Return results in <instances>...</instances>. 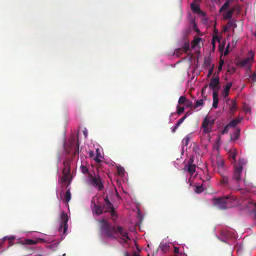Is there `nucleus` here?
Listing matches in <instances>:
<instances>
[{"label":"nucleus","instance_id":"obj_13","mask_svg":"<svg viewBox=\"0 0 256 256\" xmlns=\"http://www.w3.org/2000/svg\"><path fill=\"white\" fill-rule=\"evenodd\" d=\"M232 86V82H228L225 86L224 91L222 93V94L224 98H226L230 94V89Z\"/></svg>","mask_w":256,"mask_h":256},{"label":"nucleus","instance_id":"obj_12","mask_svg":"<svg viewBox=\"0 0 256 256\" xmlns=\"http://www.w3.org/2000/svg\"><path fill=\"white\" fill-rule=\"evenodd\" d=\"M196 164H186L184 170L188 172L192 176L196 171Z\"/></svg>","mask_w":256,"mask_h":256},{"label":"nucleus","instance_id":"obj_44","mask_svg":"<svg viewBox=\"0 0 256 256\" xmlns=\"http://www.w3.org/2000/svg\"><path fill=\"white\" fill-rule=\"evenodd\" d=\"M194 157L193 156H192L190 158L188 164H194Z\"/></svg>","mask_w":256,"mask_h":256},{"label":"nucleus","instance_id":"obj_53","mask_svg":"<svg viewBox=\"0 0 256 256\" xmlns=\"http://www.w3.org/2000/svg\"><path fill=\"white\" fill-rule=\"evenodd\" d=\"M228 46L227 48L224 51V54L225 56L228 54Z\"/></svg>","mask_w":256,"mask_h":256},{"label":"nucleus","instance_id":"obj_2","mask_svg":"<svg viewBox=\"0 0 256 256\" xmlns=\"http://www.w3.org/2000/svg\"><path fill=\"white\" fill-rule=\"evenodd\" d=\"M214 204L220 210H224L237 205L238 200L232 196H228L213 200Z\"/></svg>","mask_w":256,"mask_h":256},{"label":"nucleus","instance_id":"obj_24","mask_svg":"<svg viewBox=\"0 0 256 256\" xmlns=\"http://www.w3.org/2000/svg\"><path fill=\"white\" fill-rule=\"evenodd\" d=\"M169 246V245L166 243H162L160 244V248L165 253L168 250Z\"/></svg>","mask_w":256,"mask_h":256},{"label":"nucleus","instance_id":"obj_11","mask_svg":"<svg viewBox=\"0 0 256 256\" xmlns=\"http://www.w3.org/2000/svg\"><path fill=\"white\" fill-rule=\"evenodd\" d=\"M104 204H103L102 206L104 210V212L112 210V209L114 208V206H112V204L109 201L108 196L105 197L104 198Z\"/></svg>","mask_w":256,"mask_h":256},{"label":"nucleus","instance_id":"obj_57","mask_svg":"<svg viewBox=\"0 0 256 256\" xmlns=\"http://www.w3.org/2000/svg\"><path fill=\"white\" fill-rule=\"evenodd\" d=\"M200 40V38H198L197 41L196 42L195 44H197V42H198Z\"/></svg>","mask_w":256,"mask_h":256},{"label":"nucleus","instance_id":"obj_21","mask_svg":"<svg viewBox=\"0 0 256 256\" xmlns=\"http://www.w3.org/2000/svg\"><path fill=\"white\" fill-rule=\"evenodd\" d=\"M218 94H216V92H212V98H213V103L212 106L214 108H216L218 106Z\"/></svg>","mask_w":256,"mask_h":256},{"label":"nucleus","instance_id":"obj_37","mask_svg":"<svg viewBox=\"0 0 256 256\" xmlns=\"http://www.w3.org/2000/svg\"><path fill=\"white\" fill-rule=\"evenodd\" d=\"M185 107L188 109L194 108L192 102L188 100L185 103Z\"/></svg>","mask_w":256,"mask_h":256},{"label":"nucleus","instance_id":"obj_43","mask_svg":"<svg viewBox=\"0 0 256 256\" xmlns=\"http://www.w3.org/2000/svg\"><path fill=\"white\" fill-rule=\"evenodd\" d=\"M230 126H228V124H226V126L224 128L222 132V134H226L228 131V128Z\"/></svg>","mask_w":256,"mask_h":256},{"label":"nucleus","instance_id":"obj_1","mask_svg":"<svg viewBox=\"0 0 256 256\" xmlns=\"http://www.w3.org/2000/svg\"><path fill=\"white\" fill-rule=\"evenodd\" d=\"M101 224L100 230L106 238L117 240L124 246L128 244L130 238L128 231L120 226H112L110 222L102 219L100 221Z\"/></svg>","mask_w":256,"mask_h":256},{"label":"nucleus","instance_id":"obj_51","mask_svg":"<svg viewBox=\"0 0 256 256\" xmlns=\"http://www.w3.org/2000/svg\"><path fill=\"white\" fill-rule=\"evenodd\" d=\"M244 110L246 112H250V108L249 107L246 106V107H245V108H244Z\"/></svg>","mask_w":256,"mask_h":256},{"label":"nucleus","instance_id":"obj_33","mask_svg":"<svg viewBox=\"0 0 256 256\" xmlns=\"http://www.w3.org/2000/svg\"><path fill=\"white\" fill-rule=\"evenodd\" d=\"M204 104V102L202 99L198 100L196 101L194 106V108H196L198 106H202Z\"/></svg>","mask_w":256,"mask_h":256},{"label":"nucleus","instance_id":"obj_4","mask_svg":"<svg viewBox=\"0 0 256 256\" xmlns=\"http://www.w3.org/2000/svg\"><path fill=\"white\" fill-rule=\"evenodd\" d=\"M102 199L99 197H94L92 200V212L100 215L104 212V210L100 200Z\"/></svg>","mask_w":256,"mask_h":256},{"label":"nucleus","instance_id":"obj_56","mask_svg":"<svg viewBox=\"0 0 256 256\" xmlns=\"http://www.w3.org/2000/svg\"><path fill=\"white\" fill-rule=\"evenodd\" d=\"M125 256H129V253L128 252H125Z\"/></svg>","mask_w":256,"mask_h":256},{"label":"nucleus","instance_id":"obj_40","mask_svg":"<svg viewBox=\"0 0 256 256\" xmlns=\"http://www.w3.org/2000/svg\"><path fill=\"white\" fill-rule=\"evenodd\" d=\"M214 64H213L208 70V76H207L208 78L210 77V76L213 73V72H214Z\"/></svg>","mask_w":256,"mask_h":256},{"label":"nucleus","instance_id":"obj_36","mask_svg":"<svg viewBox=\"0 0 256 256\" xmlns=\"http://www.w3.org/2000/svg\"><path fill=\"white\" fill-rule=\"evenodd\" d=\"M188 99L184 96H181L178 99V104H185Z\"/></svg>","mask_w":256,"mask_h":256},{"label":"nucleus","instance_id":"obj_26","mask_svg":"<svg viewBox=\"0 0 256 256\" xmlns=\"http://www.w3.org/2000/svg\"><path fill=\"white\" fill-rule=\"evenodd\" d=\"M190 140V136L189 135H187L185 136L182 140V146H187Z\"/></svg>","mask_w":256,"mask_h":256},{"label":"nucleus","instance_id":"obj_63","mask_svg":"<svg viewBox=\"0 0 256 256\" xmlns=\"http://www.w3.org/2000/svg\"><path fill=\"white\" fill-rule=\"evenodd\" d=\"M63 256H66V254H63Z\"/></svg>","mask_w":256,"mask_h":256},{"label":"nucleus","instance_id":"obj_64","mask_svg":"<svg viewBox=\"0 0 256 256\" xmlns=\"http://www.w3.org/2000/svg\"><path fill=\"white\" fill-rule=\"evenodd\" d=\"M185 256V254H184V256Z\"/></svg>","mask_w":256,"mask_h":256},{"label":"nucleus","instance_id":"obj_58","mask_svg":"<svg viewBox=\"0 0 256 256\" xmlns=\"http://www.w3.org/2000/svg\"><path fill=\"white\" fill-rule=\"evenodd\" d=\"M84 134L86 136L87 133L86 132H84Z\"/></svg>","mask_w":256,"mask_h":256},{"label":"nucleus","instance_id":"obj_41","mask_svg":"<svg viewBox=\"0 0 256 256\" xmlns=\"http://www.w3.org/2000/svg\"><path fill=\"white\" fill-rule=\"evenodd\" d=\"M224 62L222 60H220L219 62L218 67V72H220L222 70V67L224 64Z\"/></svg>","mask_w":256,"mask_h":256},{"label":"nucleus","instance_id":"obj_62","mask_svg":"<svg viewBox=\"0 0 256 256\" xmlns=\"http://www.w3.org/2000/svg\"><path fill=\"white\" fill-rule=\"evenodd\" d=\"M254 36H256V32H255V33H254Z\"/></svg>","mask_w":256,"mask_h":256},{"label":"nucleus","instance_id":"obj_8","mask_svg":"<svg viewBox=\"0 0 256 256\" xmlns=\"http://www.w3.org/2000/svg\"><path fill=\"white\" fill-rule=\"evenodd\" d=\"M68 216L66 214L63 212L60 216V224L59 228V230L62 231L63 230V233L64 234L68 228Z\"/></svg>","mask_w":256,"mask_h":256},{"label":"nucleus","instance_id":"obj_38","mask_svg":"<svg viewBox=\"0 0 256 256\" xmlns=\"http://www.w3.org/2000/svg\"><path fill=\"white\" fill-rule=\"evenodd\" d=\"M80 170L82 173H83L84 174H88L89 175L90 174L88 172V170L86 166L84 165H82L80 166Z\"/></svg>","mask_w":256,"mask_h":256},{"label":"nucleus","instance_id":"obj_60","mask_svg":"<svg viewBox=\"0 0 256 256\" xmlns=\"http://www.w3.org/2000/svg\"><path fill=\"white\" fill-rule=\"evenodd\" d=\"M227 28H226H226H224V31H226V30H227Z\"/></svg>","mask_w":256,"mask_h":256},{"label":"nucleus","instance_id":"obj_61","mask_svg":"<svg viewBox=\"0 0 256 256\" xmlns=\"http://www.w3.org/2000/svg\"><path fill=\"white\" fill-rule=\"evenodd\" d=\"M236 190H240V188H236Z\"/></svg>","mask_w":256,"mask_h":256},{"label":"nucleus","instance_id":"obj_50","mask_svg":"<svg viewBox=\"0 0 256 256\" xmlns=\"http://www.w3.org/2000/svg\"><path fill=\"white\" fill-rule=\"evenodd\" d=\"M90 157L92 158L94 156V152L93 151L90 150L88 152Z\"/></svg>","mask_w":256,"mask_h":256},{"label":"nucleus","instance_id":"obj_9","mask_svg":"<svg viewBox=\"0 0 256 256\" xmlns=\"http://www.w3.org/2000/svg\"><path fill=\"white\" fill-rule=\"evenodd\" d=\"M242 169L243 167L242 166H235L232 180H234L236 183H238L241 180V175Z\"/></svg>","mask_w":256,"mask_h":256},{"label":"nucleus","instance_id":"obj_10","mask_svg":"<svg viewBox=\"0 0 256 256\" xmlns=\"http://www.w3.org/2000/svg\"><path fill=\"white\" fill-rule=\"evenodd\" d=\"M254 61V55L248 57L240 62V65L242 66H249Z\"/></svg>","mask_w":256,"mask_h":256},{"label":"nucleus","instance_id":"obj_31","mask_svg":"<svg viewBox=\"0 0 256 256\" xmlns=\"http://www.w3.org/2000/svg\"><path fill=\"white\" fill-rule=\"evenodd\" d=\"M218 168V170L222 169L224 166V162L222 160L220 159L216 162Z\"/></svg>","mask_w":256,"mask_h":256},{"label":"nucleus","instance_id":"obj_3","mask_svg":"<svg viewBox=\"0 0 256 256\" xmlns=\"http://www.w3.org/2000/svg\"><path fill=\"white\" fill-rule=\"evenodd\" d=\"M88 183L98 189L99 191L104 190V186L102 182V179L98 174H89L88 178Z\"/></svg>","mask_w":256,"mask_h":256},{"label":"nucleus","instance_id":"obj_7","mask_svg":"<svg viewBox=\"0 0 256 256\" xmlns=\"http://www.w3.org/2000/svg\"><path fill=\"white\" fill-rule=\"evenodd\" d=\"M209 88L213 90L212 92L218 94L220 86V78L218 76L212 77L209 84Z\"/></svg>","mask_w":256,"mask_h":256},{"label":"nucleus","instance_id":"obj_20","mask_svg":"<svg viewBox=\"0 0 256 256\" xmlns=\"http://www.w3.org/2000/svg\"><path fill=\"white\" fill-rule=\"evenodd\" d=\"M233 12L232 8L228 10L226 12L222 14L223 18L224 20H230L233 15Z\"/></svg>","mask_w":256,"mask_h":256},{"label":"nucleus","instance_id":"obj_25","mask_svg":"<svg viewBox=\"0 0 256 256\" xmlns=\"http://www.w3.org/2000/svg\"><path fill=\"white\" fill-rule=\"evenodd\" d=\"M233 12H235L236 14H239L240 12V7L238 4L233 6L232 8Z\"/></svg>","mask_w":256,"mask_h":256},{"label":"nucleus","instance_id":"obj_55","mask_svg":"<svg viewBox=\"0 0 256 256\" xmlns=\"http://www.w3.org/2000/svg\"><path fill=\"white\" fill-rule=\"evenodd\" d=\"M133 256H140L137 252H134L133 254Z\"/></svg>","mask_w":256,"mask_h":256},{"label":"nucleus","instance_id":"obj_59","mask_svg":"<svg viewBox=\"0 0 256 256\" xmlns=\"http://www.w3.org/2000/svg\"><path fill=\"white\" fill-rule=\"evenodd\" d=\"M190 112H188L186 114V116H188V115L190 114Z\"/></svg>","mask_w":256,"mask_h":256},{"label":"nucleus","instance_id":"obj_49","mask_svg":"<svg viewBox=\"0 0 256 256\" xmlns=\"http://www.w3.org/2000/svg\"><path fill=\"white\" fill-rule=\"evenodd\" d=\"M94 160L97 162H100L99 158H98V156L97 155L94 158Z\"/></svg>","mask_w":256,"mask_h":256},{"label":"nucleus","instance_id":"obj_34","mask_svg":"<svg viewBox=\"0 0 256 256\" xmlns=\"http://www.w3.org/2000/svg\"><path fill=\"white\" fill-rule=\"evenodd\" d=\"M204 190V188H203L202 184L201 186H196V189L194 190L195 192L197 194H200Z\"/></svg>","mask_w":256,"mask_h":256},{"label":"nucleus","instance_id":"obj_35","mask_svg":"<svg viewBox=\"0 0 256 256\" xmlns=\"http://www.w3.org/2000/svg\"><path fill=\"white\" fill-rule=\"evenodd\" d=\"M110 214L111 218L113 220H116V218L117 217L116 214L114 210V208H112V210L109 211Z\"/></svg>","mask_w":256,"mask_h":256},{"label":"nucleus","instance_id":"obj_46","mask_svg":"<svg viewBox=\"0 0 256 256\" xmlns=\"http://www.w3.org/2000/svg\"><path fill=\"white\" fill-rule=\"evenodd\" d=\"M246 164V161L244 158H240L238 160V166H242Z\"/></svg>","mask_w":256,"mask_h":256},{"label":"nucleus","instance_id":"obj_22","mask_svg":"<svg viewBox=\"0 0 256 256\" xmlns=\"http://www.w3.org/2000/svg\"><path fill=\"white\" fill-rule=\"evenodd\" d=\"M231 0H226L225 3L222 6L219 10V12L222 13L223 11L226 10L230 6Z\"/></svg>","mask_w":256,"mask_h":256},{"label":"nucleus","instance_id":"obj_28","mask_svg":"<svg viewBox=\"0 0 256 256\" xmlns=\"http://www.w3.org/2000/svg\"><path fill=\"white\" fill-rule=\"evenodd\" d=\"M79 153V144L78 142L76 146L74 148V150H72V155L75 157Z\"/></svg>","mask_w":256,"mask_h":256},{"label":"nucleus","instance_id":"obj_52","mask_svg":"<svg viewBox=\"0 0 256 256\" xmlns=\"http://www.w3.org/2000/svg\"><path fill=\"white\" fill-rule=\"evenodd\" d=\"M14 240V236H12L8 238V240L10 241V242H13V240Z\"/></svg>","mask_w":256,"mask_h":256},{"label":"nucleus","instance_id":"obj_32","mask_svg":"<svg viewBox=\"0 0 256 256\" xmlns=\"http://www.w3.org/2000/svg\"><path fill=\"white\" fill-rule=\"evenodd\" d=\"M222 184L226 185L228 182V178L226 176H222V179L220 180Z\"/></svg>","mask_w":256,"mask_h":256},{"label":"nucleus","instance_id":"obj_17","mask_svg":"<svg viewBox=\"0 0 256 256\" xmlns=\"http://www.w3.org/2000/svg\"><path fill=\"white\" fill-rule=\"evenodd\" d=\"M190 8L194 12H196L198 14H201L202 15L204 14V13L200 10L198 5L194 3H192L190 4Z\"/></svg>","mask_w":256,"mask_h":256},{"label":"nucleus","instance_id":"obj_47","mask_svg":"<svg viewBox=\"0 0 256 256\" xmlns=\"http://www.w3.org/2000/svg\"><path fill=\"white\" fill-rule=\"evenodd\" d=\"M179 250L180 249L178 247H174V252L175 253V254L178 255L179 254L180 255H182V253H179Z\"/></svg>","mask_w":256,"mask_h":256},{"label":"nucleus","instance_id":"obj_29","mask_svg":"<svg viewBox=\"0 0 256 256\" xmlns=\"http://www.w3.org/2000/svg\"><path fill=\"white\" fill-rule=\"evenodd\" d=\"M38 242L37 240H33L31 239H26L25 240V244L28 245H34Z\"/></svg>","mask_w":256,"mask_h":256},{"label":"nucleus","instance_id":"obj_27","mask_svg":"<svg viewBox=\"0 0 256 256\" xmlns=\"http://www.w3.org/2000/svg\"><path fill=\"white\" fill-rule=\"evenodd\" d=\"M71 198V194L70 189H68L64 195V199L66 202H68Z\"/></svg>","mask_w":256,"mask_h":256},{"label":"nucleus","instance_id":"obj_6","mask_svg":"<svg viewBox=\"0 0 256 256\" xmlns=\"http://www.w3.org/2000/svg\"><path fill=\"white\" fill-rule=\"evenodd\" d=\"M214 124V120H210L208 116H206L202 124L203 128V132L207 134L211 132L213 124Z\"/></svg>","mask_w":256,"mask_h":256},{"label":"nucleus","instance_id":"obj_19","mask_svg":"<svg viewBox=\"0 0 256 256\" xmlns=\"http://www.w3.org/2000/svg\"><path fill=\"white\" fill-rule=\"evenodd\" d=\"M242 118L238 117L232 120L228 124L231 128H234L238 124L240 123Z\"/></svg>","mask_w":256,"mask_h":256},{"label":"nucleus","instance_id":"obj_42","mask_svg":"<svg viewBox=\"0 0 256 256\" xmlns=\"http://www.w3.org/2000/svg\"><path fill=\"white\" fill-rule=\"evenodd\" d=\"M184 110V108L183 107H180L178 106H177V113L178 114H180L181 113L183 112Z\"/></svg>","mask_w":256,"mask_h":256},{"label":"nucleus","instance_id":"obj_14","mask_svg":"<svg viewBox=\"0 0 256 256\" xmlns=\"http://www.w3.org/2000/svg\"><path fill=\"white\" fill-rule=\"evenodd\" d=\"M190 50V45L188 42H185L184 44V46L180 48L176 49L174 51L175 54H178V52L180 51L184 52H187Z\"/></svg>","mask_w":256,"mask_h":256},{"label":"nucleus","instance_id":"obj_45","mask_svg":"<svg viewBox=\"0 0 256 256\" xmlns=\"http://www.w3.org/2000/svg\"><path fill=\"white\" fill-rule=\"evenodd\" d=\"M215 38L217 39V41H219V38L218 36H212V44L214 48H215Z\"/></svg>","mask_w":256,"mask_h":256},{"label":"nucleus","instance_id":"obj_23","mask_svg":"<svg viewBox=\"0 0 256 256\" xmlns=\"http://www.w3.org/2000/svg\"><path fill=\"white\" fill-rule=\"evenodd\" d=\"M240 129L236 128L232 136H231L230 139L235 140L238 139L240 135Z\"/></svg>","mask_w":256,"mask_h":256},{"label":"nucleus","instance_id":"obj_54","mask_svg":"<svg viewBox=\"0 0 256 256\" xmlns=\"http://www.w3.org/2000/svg\"><path fill=\"white\" fill-rule=\"evenodd\" d=\"M182 52H182V51H180V52H178V54H176V56H179L180 55L182 54Z\"/></svg>","mask_w":256,"mask_h":256},{"label":"nucleus","instance_id":"obj_5","mask_svg":"<svg viewBox=\"0 0 256 256\" xmlns=\"http://www.w3.org/2000/svg\"><path fill=\"white\" fill-rule=\"evenodd\" d=\"M64 167L62 170L63 176L61 178V182H65L68 181L66 187H68L71 182V179L70 178V162L68 161L64 162Z\"/></svg>","mask_w":256,"mask_h":256},{"label":"nucleus","instance_id":"obj_48","mask_svg":"<svg viewBox=\"0 0 256 256\" xmlns=\"http://www.w3.org/2000/svg\"><path fill=\"white\" fill-rule=\"evenodd\" d=\"M250 78L253 82H256V72L253 73L250 76Z\"/></svg>","mask_w":256,"mask_h":256},{"label":"nucleus","instance_id":"obj_18","mask_svg":"<svg viewBox=\"0 0 256 256\" xmlns=\"http://www.w3.org/2000/svg\"><path fill=\"white\" fill-rule=\"evenodd\" d=\"M186 118V114H185V115L182 116V118L179 119L177 123L176 124V125L174 126V128L172 130V133H174L176 132L180 125L182 123L184 120H185V118Z\"/></svg>","mask_w":256,"mask_h":256},{"label":"nucleus","instance_id":"obj_15","mask_svg":"<svg viewBox=\"0 0 256 256\" xmlns=\"http://www.w3.org/2000/svg\"><path fill=\"white\" fill-rule=\"evenodd\" d=\"M237 110V106L236 102L233 100H231V105L229 108L230 113L232 115H234V112Z\"/></svg>","mask_w":256,"mask_h":256},{"label":"nucleus","instance_id":"obj_16","mask_svg":"<svg viewBox=\"0 0 256 256\" xmlns=\"http://www.w3.org/2000/svg\"><path fill=\"white\" fill-rule=\"evenodd\" d=\"M237 154H238V151L235 148L230 150L229 151V152H228L229 158H231L233 162H234V163L236 162V157L237 155Z\"/></svg>","mask_w":256,"mask_h":256},{"label":"nucleus","instance_id":"obj_39","mask_svg":"<svg viewBox=\"0 0 256 256\" xmlns=\"http://www.w3.org/2000/svg\"><path fill=\"white\" fill-rule=\"evenodd\" d=\"M118 173L120 175H122L124 174V168L120 166L117 167Z\"/></svg>","mask_w":256,"mask_h":256},{"label":"nucleus","instance_id":"obj_30","mask_svg":"<svg viewBox=\"0 0 256 256\" xmlns=\"http://www.w3.org/2000/svg\"><path fill=\"white\" fill-rule=\"evenodd\" d=\"M227 26L229 27H232L234 26V28H236L237 25L236 24V20H229L228 22L227 23Z\"/></svg>","mask_w":256,"mask_h":256}]
</instances>
